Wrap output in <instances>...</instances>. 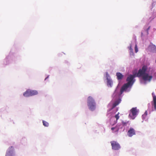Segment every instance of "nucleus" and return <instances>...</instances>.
I'll use <instances>...</instances> for the list:
<instances>
[{
	"mask_svg": "<svg viewBox=\"0 0 156 156\" xmlns=\"http://www.w3.org/2000/svg\"><path fill=\"white\" fill-rule=\"evenodd\" d=\"M87 101V105L89 109L92 111L94 110L96 108V103L94 99L92 97L89 96Z\"/></svg>",
	"mask_w": 156,
	"mask_h": 156,
	"instance_id": "1",
	"label": "nucleus"
},
{
	"mask_svg": "<svg viewBox=\"0 0 156 156\" xmlns=\"http://www.w3.org/2000/svg\"><path fill=\"white\" fill-rule=\"evenodd\" d=\"M38 94V92L36 90H27L23 93V95L25 97H28L37 95Z\"/></svg>",
	"mask_w": 156,
	"mask_h": 156,
	"instance_id": "2",
	"label": "nucleus"
},
{
	"mask_svg": "<svg viewBox=\"0 0 156 156\" xmlns=\"http://www.w3.org/2000/svg\"><path fill=\"white\" fill-rule=\"evenodd\" d=\"M147 67L145 66H143L141 69H140L137 74H136V76L140 77H142L145 74L146 71L147 70Z\"/></svg>",
	"mask_w": 156,
	"mask_h": 156,
	"instance_id": "3",
	"label": "nucleus"
},
{
	"mask_svg": "<svg viewBox=\"0 0 156 156\" xmlns=\"http://www.w3.org/2000/svg\"><path fill=\"white\" fill-rule=\"evenodd\" d=\"M130 113L129 115V117L131 119H133L137 115L138 111L136 108H133L130 110Z\"/></svg>",
	"mask_w": 156,
	"mask_h": 156,
	"instance_id": "4",
	"label": "nucleus"
},
{
	"mask_svg": "<svg viewBox=\"0 0 156 156\" xmlns=\"http://www.w3.org/2000/svg\"><path fill=\"white\" fill-rule=\"evenodd\" d=\"M136 76V73H133V75H131L128 76L127 79L126 81H128L127 83H128V84L130 85L131 87L133 84L134 81H133L134 78Z\"/></svg>",
	"mask_w": 156,
	"mask_h": 156,
	"instance_id": "5",
	"label": "nucleus"
},
{
	"mask_svg": "<svg viewBox=\"0 0 156 156\" xmlns=\"http://www.w3.org/2000/svg\"><path fill=\"white\" fill-rule=\"evenodd\" d=\"M110 143L112 147V149L115 150H119L121 147L119 144L117 142L112 141H111Z\"/></svg>",
	"mask_w": 156,
	"mask_h": 156,
	"instance_id": "6",
	"label": "nucleus"
},
{
	"mask_svg": "<svg viewBox=\"0 0 156 156\" xmlns=\"http://www.w3.org/2000/svg\"><path fill=\"white\" fill-rule=\"evenodd\" d=\"M129 87H130V85L128 84V83H126L124 84L120 89V94H122L124 91H126L128 88Z\"/></svg>",
	"mask_w": 156,
	"mask_h": 156,
	"instance_id": "7",
	"label": "nucleus"
},
{
	"mask_svg": "<svg viewBox=\"0 0 156 156\" xmlns=\"http://www.w3.org/2000/svg\"><path fill=\"white\" fill-rule=\"evenodd\" d=\"M152 78V76H149L147 73L145 74L142 77V78L145 81L150 82Z\"/></svg>",
	"mask_w": 156,
	"mask_h": 156,
	"instance_id": "8",
	"label": "nucleus"
},
{
	"mask_svg": "<svg viewBox=\"0 0 156 156\" xmlns=\"http://www.w3.org/2000/svg\"><path fill=\"white\" fill-rule=\"evenodd\" d=\"M13 151V147L12 146L10 147L7 151L5 156H14Z\"/></svg>",
	"mask_w": 156,
	"mask_h": 156,
	"instance_id": "9",
	"label": "nucleus"
},
{
	"mask_svg": "<svg viewBox=\"0 0 156 156\" xmlns=\"http://www.w3.org/2000/svg\"><path fill=\"white\" fill-rule=\"evenodd\" d=\"M135 134V132L134 129L131 127L128 131L127 135L129 137H132L133 135Z\"/></svg>",
	"mask_w": 156,
	"mask_h": 156,
	"instance_id": "10",
	"label": "nucleus"
},
{
	"mask_svg": "<svg viewBox=\"0 0 156 156\" xmlns=\"http://www.w3.org/2000/svg\"><path fill=\"white\" fill-rule=\"evenodd\" d=\"M106 76L107 77V85L109 87H111L113 83L112 80L111 79L108 78L109 75L107 73L106 74Z\"/></svg>",
	"mask_w": 156,
	"mask_h": 156,
	"instance_id": "11",
	"label": "nucleus"
},
{
	"mask_svg": "<svg viewBox=\"0 0 156 156\" xmlns=\"http://www.w3.org/2000/svg\"><path fill=\"white\" fill-rule=\"evenodd\" d=\"M152 95L153 98V105L154 107V109L156 110V96L153 93H152Z\"/></svg>",
	"mask_w": 156,
	"mask_h": 156,
	"instance_id": "12",
	"label": "nucleus"
},
{
	"mask_svg": "<svg viewBox=\"0 0 156 156\" xmlns=\"http://www.w3.org/2000/svg\"><path fill=\"white\" fill-rule=\"evenodd\" d=\"M117 78L118 80H122L123 77V76L120 73H117L116 74Z\"/></svg>",
	"mask_w": 156,
	"mask_h": 156,
	"instance_id": "13",
	"label": "nucleus"
},
{
	"mask_svg": "<svg viewBox=\"0 0 156 156\" xmlns=\"http://www.w3.org/2000/svg\"><path fill=\"white\" fill-rule=\"evenodd\" d=\"M119 129V126L118 125H117L115 127H112L111 130L112 131H114V132H118Z\"/></svg>",
	"mask_w": 156,
	"mask_h": 156,
	"instance_id": "14",
	"label": "nucleus"
},
{
	"mask_svg": "<svg viewBox=\"0 0 156 156\" xmlns=\"http://www.w3.org/2000/svg\"><path fill=\"white\" fill-rule=\"evenodd\" d=\"M120 100H118L115 101L113 104L112 106V108H113L116 107L117 105H118L120 103Z\"/></svg>",
	"mask_w": 156,
	"mask_h": 156,
	"instance_id": "15",
	"label": "nucleus"
},
{
	"mask_svg": "<svg viewBox=\"0 0 156 156\" xmlns=\"http://www.w3.org/2000/svg\"><path fill=\"white\" fill-rule=\"evenodd\" d=\"M43 125L45 126L48 127L49 126V123L45 121H43Z\"/></svg>",
	"mask_w": 156,
	"mask_h": 156,
	"instance_id": "16",
	"label": "nucleus"
},
{
	"mask_svg": "<svg viewBox=\"0 0 156 156\" xmlns=\"http://www.w3.org/2000/svg\"><path fill=\"white\" fill-rule=\"evenodd\" d=\"M134 48H135V52L136 53L137 52L138 50V48H137V46L136 44H135Z\"/></svg>",
	"mask_w": 156,
	"mask_h": 156,
	"instance_id": "17",
	"label": "nucleus"
},
{
	"mask_svg": "<svg viewBox=\"0 0 156 156\" xmlns=\"http://www.w3.org/2000/svg\"><path fill=\"white\" fill-rule=\"evenodd\" d=\"M119 112H118L117 114L115 115V118L116 120H118L119 118Z\"/></svg>",
	"mask_w": 156,
	"mask_h": 156,
	"instance_id": "18",
	"label": "nucleus"
},
{
	"mask_svg": "<svg viewBox=\"0 0 156 156\" xmlns=\"http://www.w3.org/2000/svg\"><path fill=\"white\" fill-rule=\"evenodd\" d=\"M129 54L131 55H134L133 50L129 51Z\"/></svg>",
	"mask_w": 156,
	"mask_h": 156,
	"instance_id": "19",
	"label": "nucleus"
},
{
	"mask_svg": "<svg viewBox=\"0 0 156 156\" xmlns=\"http://www.w3.org/2000/svg\"><path fill=\"white\" fill-rule=\"evenodd\" d=\"M128 48L129 51L133 50V49L132 48L131 44H130V46L128 47Z\"/></svg>",
	"mask_w": 156,
	"mask_h": 156,
	"instance_id": "20",
	"label": "nucleus"
},
{
	"mask_svg": "<svg viewBox=\"0 0 156 156\" xmlns=\"http://www.w3.org/2000/svg\"><path fill=\"white\" fill-rule=\"evenodd\" d=\"M147 115V111H146L144 114L142 115V117H144V116H146Z\"/></svg>",
	"mask_w": 156,
	"mask_h": 156,
	"instance_id": "21",
	"label": "nucleus"
},
{
	"mask_svg": "<svg viewBox=\"0 0 156 156\" xmlns=\"http://www.w3.org/2000/svg\"><path fill=\"white\" fill-rule=\"evenodd\" d=\"M122 123L123 126H126L127 124V122H123Z\"/></svg>",
	"mask_w": 156,
	"mask_h": 156,
	"instance_id": "22",
	"label": "nucleus"
},
{
	"mask_svg": "<svg viewBox=\"0 0 156 156\" xmlns=\"http://www.w3.org/2000/svg\"><path fill=\"white\" fill-rule=\"evenodd\" d=\"M154 51L156 52V47L155 45H154Z\"/></svg>",
	"mask_w": 156,
	"mask_h": 156,
	"instance_id": "23",
	"label": "nucleus"
},
{
	"mask_svg": "<svg viewBox=\"0 0 156 156\" xmlns=\"http://www.w3.org/2000/svg\"><path fill=\"white\" fill-rule=\"evenodd\" d=\"M149 28H150V27H149L148 28V29H147V30H148L149 29Z\"/></svg>",
	"mask_w": 156,
	"mask_h": 156,
	"instance_id": "24",
	"label": "nucleus"
},
{
	"mask_svg": "<svg viewBox=\"0 0 156 156\" xmlns=\"http://www.w3.org/2000/svg\"><path fill=\"white\" fill-rule=\"evenodd\" d=\"M47 78V77L45 79V80H46Z\"/></svg>",
	"mask_w": 156,
	"mask_h": 156,
	"instance_id": "25",
	"label": "nucleus"
}]
</instances>
